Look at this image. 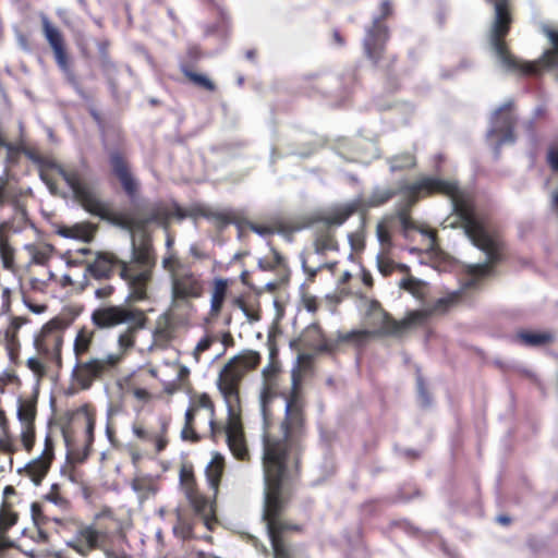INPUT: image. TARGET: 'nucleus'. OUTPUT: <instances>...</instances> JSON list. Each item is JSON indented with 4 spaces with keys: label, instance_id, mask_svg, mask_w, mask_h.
Listing matches in <instances>:
<instances>
[{
    "label": "nucleus",
    "instance_id": "f257e3e1",
    "mask_svg": "<svg viewBox=\"0 0 558 558\" xmlns=\"http://www.w3.org/2000/svg\"><path fill=\"white\" fill-rule=\"evenodd\" d=\"M301 377L300 369H293L290 390L282 393L284 416L280 423L281 435H264L263 439V520L266 522L275 558H289L288 549L280 538L284 526L276 519V513L284 502L281 485L295 469L301 450H303L305 401L301 389Z\"/></svg>",
    "mask_w": 558,
    "mask_h": 558
},
{
    "label": "nucleus",
    "instance_id": "f03ea898",
    "mask_svg": "<svg viewBox=\"0 0 558 558\" xmlns=\"http://www.w3.org/2000/svg\"><path fill=\"white\" fill-rule=\"evenodd\" d=\"M439 193L449 197L452 211L459 220L464 234L474 246L483 251L486 260L466 266L469 278L463 283L464 288H473L477 282L489 275L492 264L498 259L499 242L490 233L485 222L476 215L470 193L462 191L456 182L442 180L436 177H424L409 187L410 194Z\"/></svg>",
    "mask_w": 558,
    "mask_h": 558
},
{
    "label": "nucleus",
    "instance_id": "7ed1b4c3",
    "mask_svg": "<svg viewBox=\"0 0 558 558\" xmlns=\"http://www.w3.org/2000/svg\"><path fill=\"white\" fill-rule=\"evenodd\" d=\"M92 322L99 329H110L122 325L126 328L119 333L117 339L120 353L76 361L72 377L83 389H88L94 380L112 369L120 362L123 353L134 347L135 337L140 330L146 327L147 317L143 310L131 305H106L92 313Z\"/></svg>",
    "mask_w": 558,
    "mask_h": 558
},
{
    "label": "nucleus",
    "instance_id": "20e7f679",
    "mask_svg": "<svg viewBox=\"0 0 558 558\" xmlns=\"http://www.w3.org/2000/svg\"><path fill=\"white\" fill-rule=\"evenodd\" d=\"M155 260L148 242L136 245L132 240L131 260L120 262V277L126 282L130 294L128 300L133 302L144 301L148 298L147 288L151 280Z\"/></svg>",
    "mask_w": 558,
    "mask_h": 558
},
{
    "label": "nucleus",
    "instance_id": "39448f33",
    "mask_svg": "<svg viewBox=\"0 0 558 558\" xmlns=\"http://www.w3.org/2000/svg\"><path fill=\"white\" fill-rule=\"evenodd\" d=\"M161 267L170 279L171 308L190 305L191 300L203 294V283L189 267L183 265L175 253L163 256Z\"/></svg>",
    "mask_w": 558,
    "mask_h": 558
},
{
    "label": "nucleus",
    "instance_id": "423d86ee",
    "mask_svg": "<svg viewBox=\"0 0 558 558\" xmlns=\"http://www.w3.org/2000/svg\"><path fill=\"white\" fill-rule=\"evenodd\" d=\"M494 4L495 19L489 32V44L496 56L497 63L505 72L534 73L535 66L531 63H520L511 56L501 38L508 33L511 17L508 10V0H487Z\"/></svg>",
    "mask_w": 558,
    "mask_h": 558
},
{
    "label": "nucleus",
    "instance_id": "0eeeda50",
    "mask_svg": "<svg viewBox=\"0 0 558 558\" xmlns=\"http://www.w3.org/2000/svg\"><path fill=\"white\" fill-rule=\"evenodd\" d=\"M52 168L58 172L59 175L66 182L71 189L75 201L89 214L106 217L109 214L108 205L102 202L90 184L85 167L82 169L77 168H65L61 165H53Z\"/></svg>",
    "mask_w": 558,
    "mask_h": 558
},
{
    "label": "nucleus",
    "instance_id": "6e6552de",
    "mask_svg": "<svg viewBox=\"0 0 558 558\" xmlns=\"http://www.w3.org/2000/svg\"><path fill=\"white\" fill-rule=\"evenodd\" d=\"M356 209L355 203H349L317 216L313 225L315 254L324 255L327 251L337 248V242L330 229L341 226Z\"/></svg>",
    "mask_w": 558,
    "mask_h": 558
},
{
    "label": "nucleus",
    "instance_id": "1a4fd4ad",
    "mask_svg": "<svg viewBox=\"0 0 558 558\" xmlns=\"http://www.w3.org/2000/svg\"><path fill=\"white\" fill-rule=\"evenodd\" d=\"M368 325L373 330H352L339 336L340 341L362 342L369 336H393L397 337L396 319L381 307L377 301H371L367 306Z\"/></svg>",
    "mask_w": 558,
    "mask_h": 558
},
{
    "label": "nucleus",
    "instance_id": "9d476101",
    "mask_svg": "<svg viewBox=\"0 0 558 558\" xmlns=\"http://www.w3.org/2000/svg\"><path fill=\"white\" fill-rule=\"evenodd\" d=\"M172 216V211L163 204H155L142 209L126 213L120 218V225L133 232L144 230L150 222L165 225Z\"/></svg>",
    "mask_w": 558,
    "mask_h": 558
},
{
    "label": "nucleus",
    "instance_id": "9b49d317",
    "mask_svg": "<svg viewBox=\"0 0 558 558\" xmlns=\"http://www.w3.org/2000/svg\"><path fill=\"white\" fill-rule=\"evenodd\" d=\"M515 117L512 112V101H506L492 116L487 137L495 140L498 149L502 144L513 143V125Z\"/></svg>",
    "mask_w": 558,
    "mask_h": 558
},
{
    "label": "nucleus",
    "instance_id": "f8f14e48",
    "mask_svg": "<svg viewBox=\"0 0 558 558\" xmlns=\"http://www.w3.org/2000/svg\"><path fill=\"white\" fill-rule=\"evenodd\" d=\"M458 298L459 291H454L445 298L438 299L430 307L409 312L404 318L396 320L395 327L398 329L397 337L403 335L411 328L423 325L433 314L445 312Z\"/></svg>",
    "mask_w": 558,
    "mask_h": 558
},
{
    "label": "nucleus",
    "instance_id": "ddd939ff",
    "mask_svg": "<svg viewBox=\"0 0 558 558\" xmlns=\"http://www.w3.org/2000/svg\"><path fill=\"white\" fill-rule=\"evenodd\" d=\"M380 9L381 15L379 17H374L373 25L366 31V36L363 41L367 58L374 62H377L378 60L381 44L388 38L387 27L380 23V19H384L391 13V3L388 0L383 1Z\"/></svg>",
    "mask_w": 558,
    "mask_h": 558
},
{
    "label": "nucleus",
    "instance_id": "4468645a",
    "mask_svg": "<svg viewBox=\"0 0 558 558\" xmlns=\"http://www.w3.org/2000/svg\"><path fill=\"white\" fill-rule=\"evenodd\" d=\"M106 535L95 525H81L75 527V535L65 542V545L81 556H87L92 550L102 546Z\"/></svg>",
    "mask_w": 558,
    "mask_h": 558
},
{
    "label": "nucleus",
    "instance_id": "2eb2a0df",
    "mask_svg": "<svg viewBox=\"0 0 558 558\" xmlns=\"http://www.w3.org/2000/svg\"><path fill=\"white\" fill-rule=\"evenodd\" d=\"M245 372L241 369L235 360L230 359L222 367L218 377V388L223 397L230 401L238 397V385Z\"/></svg>",
    "mask_w": 558,
    "mask_h": 558
},
{
    "label": "nucleus",
    "instance_id": "dca6fc26",
    "mask_svg": "<svg viewBox=\"0 0 558 558\" xmlns=\"http://www.w3.org/2000/svg\"><path fill=\"white\" fill-rule=\"evenodd\" d=\"M227 444L236 459L244 460L248 457L246 441L239 421L231 418L226 427Z\"/></svg>",
    "mask_w": 558,
    "mask_h": 558
},
{
    "label": "nucleus",
    "instance_id": "f3484780",
    "mask_svg": "<svg viewBox=\"0 0 558 558\" xmlns=\"http://www.w3.org/2000/svg\"><path fill=\"white\" fill-rule=\"evenodd\" d=\"M110 165L113 173L122 184L123 190L129 196L133 197L137 191V181L129 171V167L119 153H112L110 156Z\"/></svg>",
    "mask_w": 558,
    "mask_h": 558
},
{
    "label": "nucleus",
    "instance_id": "a211bd4d",
    "mask_svg": "<svg viewBox=\"0 0 558 558\" xmlns=\"http://www.w3.org/2000/svg\"><path fill=\"white\" fill-rule=\"evenodd\" d=\"M547 36L553 44V49L544 53L543 60L547 65L558 66V32L548 31ZM547 159L551 169L558 172V146L548 151Z\"/></svg>",
    "mask_w": 558,
    "mask_h": 558
},
{
    "label": "nucleus",
    "instance_id": "6ab92c4d",
    "mask_svg": "<svg viewBox=\"0 0 558 558\" xmlns=\"http://www.w3.org/2000/svg\"><path fill=\"white\" fill-rule=\"evenodd\" d=\"M120 259L110 254H98L96 259L90 263L86 270L96 279L108 278L112 271L113 265L120 266Z\"/></svg>",
    "mask_w": 558,
    "mask_h": 558
},
{
    "label": "nucleus",
    "instance_id": "aec40b11",
    "mask_svg": "<svg viewBox=\"0 0 558 558\" xmlns=\"http://www.w3.org/2000/svg\"><path fill=\"white\" fill-rule=\"evenodd\" d=\"M58 233L66 239L89 242L94 236V228L90 223L81 222L69 227H62L59 229Z\"/></svg>",
    "mask_w": 558,
    "mask_h": 558
},
{
    "label": "nucleus",
    "instance_id": "412c9836",
    "mask_svg": "<svg viewBox=\"0 0 558 558\" xmlns=\"http://www.w3.org/2000/svg\"><path fill=\"white\" fill-rule=\"evenodd\" d=\"M223 470V457L219 453H214L211 460L208 462L205 469V474L208 481L209 486L217 490L221 474Z\"/></svg>",
    "mask_w": 558,
    "mask_h": 558
},
{
    "label": "nucleus",
    "instance_id": "4be33fe9",
    "mask_svg": "<svg viewBox=\"0 0 558 558\" xmlns=\"http://www.w3.org/2000/svg\"><path fill=\"white\" fill-rule=\"evenodd\" d=\"M36 412V400H19L16 415L22 426H34Z\"/></svg>",
    "mask_w": 558,
    "mask_h": 558
},
{
    "label": "nucleus",
    "instance_id": "5701e85b",
    "mask_svg": "<svg viewBox=\"0 0 558 558\" xmlns=\"http://www.w3.org/2000/svg\"><path fill=\"white\" fill-rule=\"evenodd\" d=\"M517 339L525 345L537 347L554 340V335L549 331H520Z\"/></svg>",
    "mask_w": 558,
    "mask_h": 558
},
{
    "label": "nucleus",
    "instance_id": "b1692460",
    "mask_svg": "<svg viewBox=\"0 0 558 558\" xmlns=\"http://www.w3.org/2000/svg\"><path fill=\"white\" fill-rule=\"evenodd\" d=\"M44 35L49 43L52 51L64 48L63 37L60 31L51 24L49 19L45 15H40Z\"/></svg>",
    "mask_w": 558,
    "mask_h": 558
},
{
    "label": "nucleus",
    "instance_id": "393cba45",
    "mask_svg": "<svg viewBox=\"0 0 558 558\" xmlns=\"http://www.w3.org/2000/svg\"><path fill=\"white\" fill-rule=\"evenodd\" d=\"M94 341V332L86 329H81L73 343V351L76 361H81V357L89 351V348Z\"/></svg>",
    "mask_w": 558,
    "mask_h": 558
},
{
    "label": "nucleus",
    "instance_id": "a878e982",
    "mask_svg": "<svg viewBox=\"0 0 558 558\" xmlns=\"http://www.w3.org/2000/svg\"><path fill=\"white\" fill-rule=\"evenodd\" d=\"M227 287H228L227 280H225V279H216L215 280L214 289H213L211 298H210V312L215 315H217L222 307L225 296L227 293Z\"/></svg>",
    "mask_w": 558,
    "mask_h": 558
},
{
    "label": "nucleus",
    "instance_id": "bb28decb",
    "mask_svg": "<svg viewBox=\"0 0 558 558\" xmlns=\"http://www.w3.org/2000/svg\"><path fill=\"white\" fill-rule=\"evenodd\" d=\"M49 464L50 458L37 457L26 464V471L38 483L46 475Z\"/></svg>",
    "mask_w": 558,
    "mask_h": 558
},
{
    "label": "nucleus",
    "instance_id": "cd10ccee",
    "mask_svg": "<svg viewBox=\"0 0 558 558\" xmlns=\"http://www.w3.org/2000/svg\"><path fill=\"white\" fill-rule=\"evenodd\" d=\"M46 521L54 524L57 533L73 531L78 524L77 521L69 513L63 515H46Z\"/></svg>",
    "mask_w": 558,
    "mask_h": 558
},
{
    "label": "nucleus",
    "instance_id": "c85d7f7f",
    "mask_svg": "<svg viewBox=\"0 0 558 558\" xmlns=\"http://www.w3.org/2000/svg\"><path fill=\"white\" fill-rule=\"evenodd\" d=\"M196 413L199 410H204L208 414L209 418V426L214 430L215 427V421H214V404L210 400V398L206 393H202L199 396H196L190 405Z\"/></svg>",
    "mask_w": 558,
    "mask_h": 558
},
{
    "label": "nucleus",
    "instance_id": "c756f323",
    "mask_svg": "<svg viewBox=\"0 0 558 558\" xmlns=\"http://www.w3.org/2000/svg\"><path fill=\"white\" fill-rule=\"evenodd\" d=\"M243 372L254 368L260 361V354L253 350H244L232 357Z\"/></svg>",
    "mask_w": 558,
    "mask_h": 558
},
{
    "label": "nucleus",
    "instance_id": "7c9ffc66",
    "mask_svg": "<svg viewBox=\"0 0 558 558\" xmlns=\"http://www.w3.org/2000/svg\"><path fill=\"white\" fill-rule=\"evenodd\" d=\"M376 264L379 272L384 276L390 275L396 268L401 271H408L409 267L403 264H395L385 252H381L376 257Z\"/></svg>",
    "mask_w": 558,
    "mask_h": 558
},
{
    "label": "nucleus",
    "instance_id": "2f4dec72",
    "mask_svg": "<svg viewBox=\"0 0 558 558\" xmlns=\"http://www.w3.org/2000/svg\"><path fill=\"white\" fill-rule=\"evenodd\" d=\"M399 287L401 289H404L407 290L409 293L412 294L413 298L417 299V300H421L424 298V282L416 279V278H413V277H409V278H404L402 280H400L399 282Z\"/></svg>",
    "mask_w": 558,
    "mask_h": 558
},
{
    "label": "nucleus",
    "instance_id": "473e14b6",
    "mask_svg": "<svg viewBox=\"0 0 558 558\" xmlns=\"http://www.w3.org/2000/svg\"><path fill=\"white\" fill-rule=\"evenodd\" d=\"M93 432H94V422L92 420H88L87 421V426H86V434H87V445L85 446V449H84V452L82 454H76L71 448H70V441H69V438L65 436V442H66V446L69 448V454L71 456V459L76 461V462H82L84 461L87 456H88V452H89V446L93 441Z\"/></svg>",
    "mask_w": 558,
    "mask_h": 558
},
{
    "label": "nucleus",
    "instance_id": "72a5a7b5",
    "mask_svg": "<svg viewBox=\"0 0 558 558\" xmlns=\"http://www.w3.org/2000/svg\"><path fill=\"white\" fill-rule=\"evenodd\" d=\"M186 496L196 512L207 514L211 511L209 501L192 489L186 490Z\"/></svg>",
    "mask_w": 558,
    "mask_h": 558
},
{
    "label": "nucleus",
    "instance_id": "f704fd0d",
    "mask_svg": "<svg viewBox=\"0 0 558 558\" xmlns=\"http://www.w3.org/2000/svg\"><path fill=\"white\" fill-rule=\"evenodd\" d=\"M302 454V452L300 453ZM299 458H301V456H299ZM299 462H300V459H298V462H296V465H295V469L289 474V477L287 478V481H284V483H282L281 485V489H282V496L284 498V502H283V506L282 508L276 513V519L284 526V529L281 531L284 532V531H288V530H299V526L298 525H292V524H288V523H284L280 518H279V514L280 512L283 510L287 501H288V484L289 482L293 478V476L298 473V469H299Z\"/></svg>",
    "mask_w": 558,
    "mask_h": 558
},
{
    "label": "nucleus",
    "instance_id": "c9c22d12",
    "mask_svg": "<svg viewBox=\"0 0 558 558\" xmlns=\"http://www.w3.org/2000/svg\"><path fill=\"white\" fill-rule=\"evenodd\" d=\"M53 54H54V59H56L57 64L59 65V68L61 69V71L63 72L65 77L71 83H75V76H74V73L72 72V70L70 68V63H69V60H68V56H66L65 49L62 48V49L54 50Z\"/></svg>",
    "mask_w": 558,
    "mask_h": 558
},
{
    "label": "nucleus",
    "instance_id": "e433bc0d",
    "mask_svg": "<svg viewBox=\"0 0 558 558\" xmlns=\"http://www.w3.org/2000/svg\"><path fill=\"white\" fill-rule=\"evenodd\" d=\"M395 192L388 187H376L367 201L368 206H379L392 197Z\"/></svg>",
    "mask_w": 558,
    "mask_h": 558
},
{
    "label": "nucleus",
    "instance_id": "4c0bfd02",
    "mask_svg": "<svg viewBox=\"0 0 558 558\" xmlns=\"http://www.w3.org/2000/svg\"><path fill=\"white\" fill-rule=\"evenodd\" d=\"M274 397L275 393L272 392V390L268 386H264L259 393V407L265 423L267 422V418L269 416L268 404L270 403Z\"/></svg>",
    "mask_w": 558,
    "mask_h": 558
},
{
    "label": "nucleus",
    "instance_id": "58836bf2",
    "mask_svg": "<svg viewBox=\"0 0 558 558\" xmlns=\"http://www.w3.org/2000/svg\"><path fill=\"white\" fill-rule=\"evenodd\" d=\"M0 256L5 268L10 269L14 262V250L0 236Z\"/></svg>",
    "mask_w": 558,
    "mask_h": 558
},
{
    "label": "nucleus",
    "instance_id": "ea45409f",
    "mask_svg": "<svg viewBox=\"0 0 558 558\" xmlns=\"http://www.w3.org/2000/svg\"><path fill=\"white\" fill-rule=\"evenodd\" d=\"M415 165V159L411 154H403L400 156H396L390 160V169L392 171L400 170L403 168L413 167Z\"/></svg>",
    "mask_w": 558,
    "mask_h": 558
},
{
    "label": "nucleus",
    "instance_id": "a19ab883",
    "mask_svg": "<svg viewBox=\"0 0 558 558\" xmlns=\"http://www.w3.org/2000/svg\"><path fill=\"white\" fill-rule=\"evenodd\" d=\"M21 441L27 451L33 448L35 441V426H22Z\"/></svg>",
    "mask_w": 558,
    "mask_h": 558
},
{
    "label": "nucleus",
    "instance_id": "79ce46f5",
    "mask_svg": "<svg viewBox=\"0 0 558 558\" xmlns=\"http://www.w3.org/2000/svg\"><path fill=\"white\" fill-rule=\"evenodd\" d=\"M27 367L33 372V374L40 379L46 375V365L37 357L31 356L27 359Z\"/></svg>",
    "mask_w": 558,
    "mask_h": 558
},
{
    "label": "nucleus",
    "instance_id": "37998d69",
    "mask_svg": "<svg viewBox=\"0 0 558 558\" xmlns=\"http://www.w3.org/2000/svg\"><path fill=\"white\" fill-rule=\"evenodd\" d=\"M16 450V447L9 435L8 427L2 429V434L0 435V452L3 453H13Z\"/></svg>",
    "mask_w": 558,
    "mask_h": 558
},
{
    "label": "nucleus",
    "instance_id": "c03bdc74",
    "mask_svg": "<svg viewBox=\"0 0 558 558\" xmlns=\"http://www.w3.org/2000/svg\"><path fill=\"white\" fill-rule=\"evenodd\" d=\"M186 76L196 85L204 87L205 89L213 90L215 88L214 83L203 74L186 72Z\"/></svg>",
    "mask_w": 558,
    "mask_h": 558
},
{
    "label": "nucleus",
    "instance_id": "a18cd8bd",
    "mask_svg": "<svg viewBox=\"0 0 558 558\" xmlns=\"http://www.w3.org/2000/svg\"><path fill=\"white\" fill-rule=\"evenodd\" d=\"M376 236L379 243L383 246V250L390 246L391 240H390V231L384 223H378L376 228Z\"/></svg>",
    "mask_w": 558,
    "mask_h": 558
},
{
    "label": "nucleus",
    "instance_id": "49530a36",
    "mask_svg": "<svg viewBox=\"0 0 558 558\" xmlns=\"http://www.w3.org/2000/svg\"><path fill=\"white\" fill-rule=\"evenodd\" d=\"M17 521V515L10 511L0 512V530L7 531Z\"/></svg>",
    "mask_w": 558,
    "mask_h": 558
},
{
    "label": "nucleus",
    "instance_id": "de8ad7c7",
    "mask_svg": "<svg viewBox=\"0 0 558 558\" xmlns=\"http://www.w3.org/2000/svg\"><path fill=\"white\" fill-rule=\"evenodd\" d=\"M213 343V338L206 336L204 338H202L196 347L194 348V351H193V355H194V359L195 361L197 362L199 360V354L206 350H208L210 348Z\"/></svg>",
    "mask_w": 558,
    "mask_h": 558
},
{
    "label": "nucleus",
    "instance_id": "09e8293b",
    "mask_svg": "<svg viewBox=\"0 0 558 558\" xmlns=\"http://www.w3.org/2000/svg\"><path fill=\"white\" fill-rule=\"evenodd\" d=\"M47 500L52 502L53 505L60 507L61 509H66L69 507V502L66 499H64L63 497H61L57 492H56V486H52V489L51 492L47 495Z\"/></svg>",
    "mask_w": 558,
    "mask_h": 558
},
{
    "label": "nucleus",
    "instance_id": "8fccbe9b",
    "mask_svg": "<svg viewBox=\"0 0 558 558\" xmlns=\"http://www.w3.org/2000/svg\"><path fill=\"white\" fill-rule=\"evenodd\" d=\"M236 304L250 324H254L259 320V314L257 312L248 310L241 300H238Z\"/></svg>",
    "mask_w": 558,
    "mask_h": 558
},
{
    "label": "nucleus",
    "instance_id": "3c124183",
    "mask_svg": "<svg viewBox=\"0 0 558 558\" xmlns=\"http://www.w3.org/2000/svg\"><path fill=\"white\" fill-rule=\"evenodd\" d=\"M27 318L25 317H12L10 320V326L8 332L12 335V337H15L19 329L27 323Z\"/></svg>",
    "mask_w": 558,
    "mask_h": 558
},
{
    "label": "nucleus",
    "instance_id": "603ef678",
    "mask_svg": "<svg viewBox=\"0 0 558 558\" xmlns=\"http://www.w3.org/2000/svg\"><path fill=\"white\" fill-rule=\"evenodd\" d=\"M417 391H418V397H420V401H421L422 405H424V407L429 405L430 400H429L428 393L426 391V388L424 386V383L421 378L417 379Z\"/></svg>",
    "mask_w": 558,
    "mask_h": 558
},
{
    "label": "nucleus",
    "instance_id": "864d4df0",
    "mask_svg": "<svg viewBox=\"0 0 558 558\" xmlns=\"http://www.w3.org/2000/svg\"><path fill=\"white\" fill-rule=\"evenodd\" d=\"M308 259L301 255V265L304 270V272L308 276L310 279H313L317 271L322 268L320 264L315 267L307 266Z\"/></svg>",
    "mask_w": 558,
    "mask_h": 558
},
{
    "label": "nucleus",
    "instance_id": "5fc2aeb1",
    "mask_svg": "<svg viewBox=\"0 0 558 558\" xmlns=\"http://www.w3.org/2000/svg\"><path fill=\"white\" fill-rule=\"evenodd\" d=\"M112 292L113 287L110 284H106L95 290V296L99 300H107L111 296Z\"/></svg>",
    "mask_w": 558,
    "mask_h": 558
},
{
    "label": "nucleus",
    "instance_id": "6e6d98bb",
    "mask_svg": "<svg viewBox=\"0 0 558 558\" xmlns=\"http://www.w3.org/2000/svg\"><path fill=\"white\" fill-rule=\"evenodd\" d=\"M40 178H41L43 182L47 185L49 192L52 195H58L59 194L57 184L48 175L41 173Z\"/></svg>",
    "mask_w": 558,
    "mask_h": 558
},
{
    "label": "nucleus",
    "instance_id": "4d7b16f0",
    "mask_svg": "<svg viewBox=\"0 0 558 558\" xmlns=\"http://www.w3.org/2000/svg\"><path fill=\"white\" fill-rule=\"evenodd\" d=\"M181 437L184 440H196L197 439V436H196L195 432L193 430L192 425L190 427H187V425H185L183 427V429L181 430Z\"/></svg>",
    "mask_w": 558,
    "mask_h": 558
},
{
    "label": "nucleus",
    "instance_id": "13d9d810",
    "mask_svg": "<svg viewBox=\"0 0 558 558\" xmlns=\"http://www.w3.org/2000/svg\"><path fill=\"white\" fill-rule=\"evenodd\" d=\"M174 364L178 366L177 379L184 380L190 374L189 367L185 365L177 364V363H174Z\"/></svg>",
    "mask_w": 558,
    "mask_h": 558
},
{
    "label": "nucleus",
    "instance_id": "bf43d9fd",
    "mask_svg": "<svg viewBox=\"0 0 558 558\" xmlns=\"http://www.w3.org/2000/svg\"><path fill=\"white\" fill-rule=\"evenodd\" d=\"M133 395L137 400L147 401L149 399V392L143 388L134 389Z\"/></svg>",
    "mask_w": 558,
    "mask_h": 558
},
{
    "label": "nucleus",
    "instance_id": "052dcab7",
    "mask_svg": "<svg viewBox=\"0 0 558 558\" xmlns=\"http://www.w3.org/2000/svg\"><path fill=\"white\" fill-rule=\"evenodd\" d=\"M47 258H48L47 253L41 252V251L35 252V254L33 255L34 263L40 264V265L45 264Z\"/></svg>",
    "mask_w": 558,
    "mask_h": 558
},
{
    "label": "nucleus",
    "instance_id": "680f3d73",
    "mask_svg": "<svg viewBox=\"0 0 558 558\" xmlns=\"http://www.w3.org/2000/svg\"><path fill=\"white\" fill-rule=\"evenodd\" d=\"M196 415V412L191 408L189 407L187 410L185 411V425H187V427H190L192 424H193V420Z\"/></svg>",
    "mask_w": 558,
    "mask_h": 558
},
{
    "label": "nucleus",
    "instance_id": "e2e57ef3",
    "mask_svg": "<svg viewBox=\"0 0 558 558\" xmlns=\"http://www.w3.org/2000/svg\"><path fill=\"white\" fill-rule=\"evenodd\" d=\"M251 229L259 234V235H268L270 233H272V230H270L269 228L267 227H260V226H252Z\"/></svg>",
    "mask_w": 558,
    "mask_h": 558
},
{
    "label": "nucleus",
    "instance_id": "0e129e2a",
    "mask_svg": "<svg viewBox=\"0 0 558 558\" xmlns=\"http://www.w3.org/2000/svg\"><path fill=\"white\" fill-rule=\"evenodd\" d=\"M133 434L138 438H146V432L145 429L140 425H133L132 427Z\"/></svg>",
    "mask_w": 558,
    "mask_h": 558
},
{
    "label": "nucleus",
    "instance_id": "69168bd1",
    "mask_svg": "<svg viewBox=\"0 0 558 558\" xmlns=\"http://www.w3.org/2000/svg\"><path fill=\"white\" fill-rule=\"evenodd\" d=\"M27 307L29 308V311H32L35 314H41V313H44L46 311V306L45 305L27 304Z\"/></svg>",
    "mask_w": 558,
    "mask_h": 558
},
{
    "label": "nucleus",
    "instance_id": "338daca9",
    "mask_svg": "<svg viewBox=\"0 0 558 558\" xmlns=\"http://www.w3.org/2000/svg\"><path fill=\"white\" fill-rule=\"evenodd\" d=\"M423 234L425 236H427L428 241H429V248H434V245H435V234L433 231H429V230H426V231H423Z\"/></svg>",
    "mask_w": 558,
    "mask_h": 558
},
{
    "label": "nucleus",
    "instance_id": "774afa93",
    "mask_svg": "<svg viewBox=\"0 0 558 558\" xmlns=\"http://www.w3.org/2000/svg\"><path fill=\"white\" fill-rule=\"evenodd\" d=\"M0 147H4L7 148L9 151H12L14 150V146L8 142H5V140L2 137V135L0 134Z\"/></svg>",
    "mask_w": 558,
    "mask_h": 558
}]
</instances>
